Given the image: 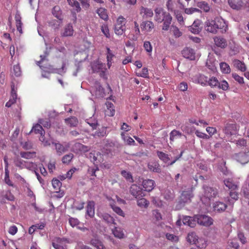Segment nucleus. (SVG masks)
<instances>
[{
	"label": "nucleus",
	"mask_w": 249,
	"mask_h": 249,
	"mask_svg": "<svg viewBox=\"0 0 249 249\" xmlns=\"http://www.w3.org/2000/svg\"><path fill=\"white\" fill-rule=\"evenodd\" d=\"M217 195V191L211 187H206L204 189L203 195V204H205L206 210L210 211L211 209V200Z\"/></svg>",
	"instance_id": "obj_1"
},
{
	"label": "nucleus",
	"mask_w": 249,
	"mask_h": 249,
	"mask_svg": "<svg viewBox=\"0 0 249 249\" xmlns=\"http://www.w3.org/2000/svg\"><path fill=\"white\" fill-rule=\"evenodd\" d=\"M183 224L194 228L196 223L202 225V215H195L193 217L185 216L182 219Z\"/></svg>",
	"instance_id": "obj_2"
},
{
	"label": "nucleus",
	"mask_w": 249,
	"mask_h": 249,
	"mask_svg": "<svg viewBox=\"0 0 249 249\" xmlns=\"http://www.w3.org/2000/svg\"><path fill=\"white\" fill-rule=\"evenodd\" d=\"M183 152L184 151L183 150L181 151L180 154L178 156H176L174 158V160L171 162L170 161L171 160L170 158V155H168V154H166L160 151H157L156 153L158 158L163 162L167 163L168 165H172L176 162L177 160H178L179 158H180L182 157Z\"/></svg>",
	"instance_id": "obj_3"
},
{
	"label": "nucleus",
	"mask_w": 249,
	"mask_h": 249,
	"mask_svg": "<svg viewBox=\"0 0 249 249\" xmlns=\"http://www.w3.org/2000/svg\"><path fill=\"white\" fill-rule=\"evenodd\" d=\"M221 171L224 175L229 176L227 178L224 179L225 185L230 189L235 190L237 188V185L233 183L231 178H230L231 176V174L227 171L226 167L225 166L222 168Z\"/></svg>",
	"instance_id": "obj_4"
},
{
	"label": "nucleus",
	"mask_w": 249,
	"mask_h": 249,
	"mask_svg": "<svg viewBox=\"0 0 249 249\" xmlns=\"http://www.w3.org/2000/svg\"><path fill=\"white\" fill-rule=\"evenodd\" d=\"M129 192L130 193L136 198H140L145 196V194L142 189L140 186L136 184H133L131 186Z\"/></svg>",
	"instance_id": "obj_5"
},
{
	"label": "nucleus",
	"mask_w": 249,
	"mask_h": 249,
	"mask_svg": "<svg viewBox=\"0 0 249 249\" xmlns=\"http://www.w3.org/2000/svg\"><path fill=\"white\" fill-rule=\"evenodd\" d=\"M238 128V127L236 124H228L224 129V133L227 137L236 135Z\"/></svg>",
	"instance_id": "obj_6"
},
{
	"label": "nucleus",
	"mask_w": 249,
	"mask_h": 249,
	"mask_svg": "<svg viewBox=\"0 0 249 249\" xmlns=\"http://www.w3.org/2000/svg\"><path fill=\"white\" fill-rule=\"evenodd\" d=\"M163 26L162 29L164 31H167L169 29L172 20V17L169 13L166 11L163 17Z\"/></svg>",
	"instance_id": "obj_7"
},
{
	"label": "nucleus",
	"mask_w": 249,
	"mask_h": 249,
	"mask_svg": "<svg viewBox=\"0 0 249 249\" xmlns=\"http://www.w3.org/2000/svg\"><path fill=\"white\" fill-rule=\"evenodd\" d=\"M201 21L200 20H195L191 26L188 27L189 31L194 34H199L202 29L201 26Z\"/></svg>",
	"instance_id": "obj_8"
},
{
	"label": "nucleus",
	"mask_w": 249,
	"mask_h": 249,
	"mask_svg": "<svg viewBox=\"0 0 249 249\" xmlns=\"http://www.w3.org/2000/svg\"><path fill=\"white\" fill-rule=\"evenodd\" d=\"M182 56L190 60L195 59V52L194 50L190 48L186 47L181 52Z\"/></svg>",
	"instance_id": "obj_9"
},
{
	"label": "nucleus",
	"mask_w": 249,
	"mask_h": 249,
	"mask_svg": "<svg viewBox=\"0 0 249 249\" xmlns=\"http://www.w3.org/2000/svg\"><path fill=\"white\" fill-rule=\"evenodd\" d=\"M94 88L95 91L94 92L96 98H100L104 97L105 95L104 89L99 82L96 81L95 82Z\"/></svg>",
	"instance_id": "obj_10"
},
{
	"label": "nucleus",
	"mask_w": 249,
	"mask_h": 249,
	"mask_svg": "<svg viewBox=\"0 0 249 249\" xmlns=\"http://www.w3.org/2000/svg\"><path fill=\"white\" fill-rule=\"evenodd\" d=\"M217 30H221L222 33H225L228 30V24L226 21L222 18H217L215 21Z\"/></svg>",
	"instance_id": "obj_11"
},
{
	"label": "nucleus",
	"mask_w": 249,
	"mask_h": 249,
	"mask_svg": "<svg viewBox=\"0 0 249 249\" xmlns=\"http://www.w3.org/2000/svg\"><path fill=\"white\" fill-rule=\"evenodd\" d=\"M154 20L158 23L162 22L163 17L164 16V13H165L166 11L160 7L156 8L154 10Z\"/></svg>",
	"instance_id": "obj_12"
},
{
	"label": "nucleus",
	"mask_w": 249,
	"mask_h": 249,
	"mask_svg": "<svg viewBox=\"0 0 249 249\" xmlns=\"http://www.w3.org/2000/svg\"><path fill=\"white\" fill-rule=\"evenodd\" d=\"M245 0H228V3L233 9L239 10L244 5Z\"/></svg>",
	"instance_id": "obj_13"
},
{
	"label": "nucleus",
	"mask_w": 249,
	"mask_h": 249,
	"mask_svg": "<svg viewBox=\"0 0 249 249\" xmlns=\"http://www.w3.org/2000/svg\"><path fill=\"white\" fill-rule=\"evenodd\" d=\"M214 44L218 47L222 49L226 48L228 46V43L226 39L224 37L218 36L213 38Z\"/></svg>",
	"instance_id": "obj_14"
},
{
	"label": "nucleus",
	"mask_w": 249,
	"mask_h": 249,
	"mask_svg": "<svg viewBox=\"0 0 249 249\" xmlns=\"http://www.w3.org/2000/svg\"><path fill=\"white\" fill-rule=\"evenodd\" d=\"M227 205L224 202L221 201H216L213 205V211L216 213H221L225 211Z\"/></svg>",
	"instance_id": "obj_15"
},
{
	"label": "nucleus",
	"mask_w": 249,
	"mask_h": 249,
	"mask_svg": "<svg viewBox=\"0 0 249 249\" xmlns=\"http://www.w3.org/2000/svg\"><path fill=\"white\" fill-rule=\"evenodd\" d=\"M193 197L192 191L191 190L183 191L180 196V202L181 203H187Z\"/></svg>",
	"instance_id": "obj_16"
},
{
	"label": "nucleus",
	"mask_w": 249,
	"mask_h": 249,
	"mask_svg": "<svg viewBox=\"0 0 249 249\" xmlns=\"http://www.w3.org/2000/svg\"><path fill=\"white\" fill-rule=\"evenodd\" d=\"M142 185L144 189V191L150 192L154 189L155 186V182L152 179H144L142 181Z\"/></svg>",
	"instance_id": "obj_17"
},
{
	"label": "nucleus",
	"mask_w": 249,
	"mask_h": 249,
	"mask_svg": "<svg viewBox=\"0 0 249 249\" xmlns=\"http://www.w3.org/2000/svg\"><path fill=\"white\" fill-rule=\"evenodd\" d=\"M205 30L210 33L215 34L217 33V27L215 21L213 20H208L205 23Z\"/></svg>",
	"instance_id": "obj_18"
},
{
	"label": "nucleus",
	"mask_w": 249,
	"mask_h": 249,
	"mask_svg": "<svg viewBox=\"0 0 249 249\" xmlns=\"http://www.w3.org/2000/svg\"><path fill=\"white\" fill-rule=\"evenodd\" d=\"M86 214L90 218L94 217L95 214V203L93 201L88 202L86 208Z\"/></svg>",
	"instance_id": "obj_19"
},
{
	"label": "nucleus",
	"mask_w": 249,
	"mask_h": 249,
	"mask_svg": "<svg viewBox=\"0 0 249 249\" xmlns=\"http://www.w3.org/2000/svg\"><path fill=\"white\" fill-rule=\"evenodd\" d=\"M15 86H11V98L10 100L6 103L5 106L7 107H10L14 103H15L17 99V94L15 90Z\"/></svg>",
	"instance_id": "obj_20"
},
{
	"label": "nucleus",
	"mask_w": 249,
	"mask_h": 249,
	"mask_svg": "<svg viewBox=\"0 0 249 249\" xmlns=\"http://www.w3.org/2000/svg\"><path fill=\"white\" fill-rule=\"evenodd\" d=\"M140 14L143 18H147L153 17V12L152 9L142 6L140 8Z\"/></svg>",
	"instance_id": "obj_21"
},
{
	"label": "nucleus",
	"mask_w": 249,
	"mask_h": 249,
	"mask_svg": "<svg viewBox=\"0 0 249 249\" xmlns=\"http://www.w3.org/2000/svg\"><path fill=\"white\" fill-rule=\"evenodd\" d=\"M52 13L57 19L63 20L62 11L59 6L56 5L54 6L52 9Z\"/></svg>",
	"instance_id": "obj_22"
},
{
	"label": "nucleus",
	"mask_w": 249,
	"mask_h": 249,
	"mask_svg": "<svg viewBox=\"0 0 249 249\" xmlns=\"http://www.w3.org/2000/svg\"><path fill=\"white\" fill-rule=\"evenodd\" d=\"M235 159L238 162L241 164H245L249 160L248 155L244 153H240L236 154L235 156Z\"/></svg>",
	"instance_id": "obj_23"
},
{
	"label": "nucleus",
	"mask_w": 249,
	"mask_h": 249,
	"mask_svg": "<svg viewBox=\"0 0 249 249\" xmlns=\"http://www.w3.org/2000/svg\"><path fill=\"white\" fill-rule=\"evenodd\" d=\"M96 13L99 17L105 21H107L108 19V16L107 10L104 8L100 7L96 10Z\"/></svg>",
	"instance_id": "obj_24"
},
{
	"label": "nucleus",
	"mask_w": 249,
	"mask_h": 249,
	"mask_svg": "<svg viewBox=\"0 0 249 249\" xmlns=\"http://www.w3.org/2000/svg\"><path fill=\"white\" fill-rule=\"evenodd\" d=\"M148 168L150 171L153 172L159 173L161 171V169L160 168L159 163L156 161L149 162L148 164Z\"/></svg>",
	"instance_id": "obj_25"
},
{
	"label": "nucleus",
	"mask_w": 249,
	"mask_h": 249,
	"mask_svg": "<svg viewBox=\"0 0 249 249\" xmlns=\"http://www.w3.org/2000/svg\"><path fill=\"white\" fill-rule=\"evenodd\" d=\"M63 20L62 19L56 20L53 19L49 21L48 23L50 27L56 30L59 28L61 24L63 23Z\"/></svg>",
	"instance_id": "obj_26"
},
{
	"label": "nucleus",
	"mask_w": 249,
	"mask_h": 249,
	"mask_svg": "<svg viewBox=\"0 0 249 249\" xmlns=\"http://www.w3.org/2000/svg\"><path fill=\"white\" fill-rule=\"evenodd\" d=\"M73 34V29L72 25L71 23H69L67 24L65 28H64V31L62 33L61 35L63 36H72Z\"/></svg>",
	"instance_id": "obj_27"
},
{
	"label": "nucleus",
	"mask_w": 249,
	"mask_h": 249,
	"mask_svg": "<svg viewBox=\"0 0 249 249\" xmlns=\"http://www.w3.org/2000/svg\"><path fill=\"white\" fill-rule=\"evenodd\" d=\"M141 26L142 30H145L148 32H151L154 28V23L151 21H145L142 22Z\"/></svg>",
	"instance_id": "obj_28"
},
{
	"label": "nucleus",
	"mask_w": 249,
	"mask_h": 249,
	"mask_svg": "<svg viewBox=\"0 0 249 249\" xmlns=\"http://www.w3.org/2000/svg\"><path fill=\"white\" fill-rule=\"evenodd\" d=\"M65 122L70 127H76L78 124V120L75 117H71L70 118H66L65 119Z\"/></svg>",
	"instance_id": "obj_29"
},
{
	"label": "nucleus",
	"mask_w": 249,
	"mask_h": 249,
	"mask_svg": "<svg viewBox=\"0 0 249 249\" xmlns=\"http://www.w3.org/2000/svg\"><path fill=\"white\" fill-rule=\"evenodd\" d=\"M15 18L16 23L17 29L18 31H19V32L20 34H22V23L21 20V17L20 14L18 13H17L15 15Z\"/></svg>",
	"instance_id": "obj_30"
},
{
	"label": "nucleus",
	"mask_w": 249,
	"mask_h": 249,
	"mask_svg": "<svg viewBox=\"0 0 249 249\" xmlns=\"http://www.w3.org/2000/svg\"><path fill=\"white\" fill-rule=\"evenodd\" d=\"M32 132H34L35 134H39L40 135L45 133L42 126L40 124H36L34 125L30 132L29 133V134H31Z\"/></svg>",
	"instance_id": "obj_31"
},
{
	"label": "nucleus",
	"mask_w": 249,
	"mask_h": 249,
	"mask_svg": "<svg viewBox=\"0 0 249 249\" xmlns=\"http://www.w3.org/2000/svg\"><path fill=\"white\" fill-rule=\"evenodd\" d=\"M69 243V239L65 237H55L52 242V243H56L60 246H67L66 244Z\"/></svg>",
	"instance_id": "obj_32"
},
{
	"label": "nucleus",
	"mask_w": 249,
	"mask_h": 249,
	"mask_svg": "<svg viewBox=\"0 0 249 249\" xmlns=\"http://www.w3.org/2000/svg\"><path fill=\"white\" fill-rule=\"evenodd\" d=\"M233 66L241 71H245L246 70L245 64L241 61L235 59L233 61Z\"/></svg>",
	"instance_id": "obj_33"
},
{
	"label": "nucleus",
	"mask_w": 249,
	"mask_h": 249,
	"mask_svg": "<svg viewBox=\"0 0 249 249\" xmlns=\"http://www.w3.org/2000/svg\"><path fill=\"white\" fill-rule=\"evenodd\" d=\"M85 121L92 127V129H96L98 125L97 120L94 116L87 119Z\"/></svg>",
	"instance_id": "obj_34"
},
{
	"label": "nucleus",
	"mask_w": 249,
	"mask_h": 249,
	"mask_svg": "<svg viewBox=\"0 0 249 249\" xmlns=\"http://www.w3.org/2000/svg\"><path fill=\"white\" fill-rule=\"evenodd\" d=\"M220 69L222 73L228 74L231 72L230 66L226 62H221L219 64Z\"/></svg>",
	"instance_id": "obj_35"
},
{
	"label": "nucleus",
	"mask_w": 249,
	"mask_h": 249,
	"mask_svg": "<svg viewBox=\"0 0 249 249\" xmlns=\"http://www.w3.org/2000/svg\"><path fill=\"white\" fill-rule=\"evenodd\" d=\"M187 241L192 244H196L198 242V238L195 232H190L188 234Z\"/></svg>",
	"instance_id": "obj_36"
},
{
	"label": "nucleus",
	"mask_w": 249,
	"mask_h": 249,
	"mask_svg": "<svg viewBox=\"0 0 249 249\" xmlns=\"http://www.w3.org/2000/svg\"><path fill=\"white\" fill-rule=\"evenodd\" d=\"M52 144L55 145V149L59 155H61L63 153L65 152L67 150V149L60 143L52 142Z\"/></svg>",
	"instance_id": "obj_37"
},
{
	"label": "nucleus",
	"mask_w": 249,
	"mask_h": 249,
	"mask_svg": "<svg viewBox=\"0 0 249 249\" xmlns=\"http://www.w3.org/2000/svg\"><path fill=\"white\" fill-rule=\"evenodd\" d=\"M191 78L193 82L202 85V78L200 73L192 74Z\"/></svg>",
	"instance_id": "obj_38"
},
{
	"label": "nucleus",
	"mask_w": 249,
	"mask_h": 249,
	"mask_svg": "<svg viewBox=\"0 0 249 249\" xmlns=\"http://www.w3.org/2000/svg\"><path fill=\"white\" fill-rule=\"evenodd\" d=\"M163 196L166 200H171L174 198L173 191L170 189H166L163 192Z\"/></svg>",
	"instance_id": "obj_39"
},
{
	"label": "nucleus",
	"mask_w": 249,
	"mask_h": 249,
	"mask_svg": "<svg viewBox=\"0 0 249 249\" xmlns=\"http://www.w3.org/2000/svg\"><path fill=\"white\" fill-rule=\"evenodd\" d=\"M112 232L116 237L120 239L123 238L124 237V232L121 228L115 227L112 230Z\"/></svg>",
	"instance_id": "obj_40"
},
{
	"label": "nucleus",
	"mask_w": 249,
	"mask_h": 249,
	"mask_svg": "<svg viewBox=\"0 0 249 249\" xmlns=\"http://www.w3.org/2000/svg\"><path fill=\"white\" fill-rule=\"evenodd\" d=\"M35 152H21L20 155L22 158L26 159H31L36 156Z\"/></svg>",
	"instance_id": "obj_41"
},
{
	"label": "nucleus",
	"mask_w": 249,
	"mask_h": 249,
	"mask_svg": "<svg viewBox=\"0 0 249 249\" xmlns=\"http://www.w3.org/2000/svg\"><path fill=\"white\" fill-rule=\"evenodd\" d=\"M182 136V134L179 131L175 129L172 130L170 133V142H173L175 139L178 137H180Z\"/></svg>",
	"instance_id": "obj_42"
},
{
	"label": "nucleus",
	"mask_w": 249,
	"mask_h": 249,
	"mask_svg": "<svg viewBox=\"0 0 249 249\" xmlns=\"http://www.w3.org/2000/svg\"><path fill=\"white\" fill-rule=\"evenodd\" d=\"M103 219L108 224H115L113 217L108 213H103L102 214Z\"/></svg>",
	"instance_id": "obj_43"
},
{
	"label": "nucleus",
	"mask_w": 249,
	"mask_h": 249,
	"mask_svg": "<svg viewBox=\"0 0 249 249\" xmlns=\"http://www.w3.org/2000/svg\"><path fill=\"white\" fill-rule=\"evenodd\" d=\"M25 161L19 158H16L14 159L15 165L21 169L24 168L25 166Z\"/></svg>",
	"instance_id": "obj_44"
},
{
	"label": "nucleus",
	"mask_w": 249,
	"mask_h": 249,
	"mask_svg": "<svg viewBox=\"0 0 249 249\" xmlns=\"http://www.w3.org/2000/svg\"><path fill=\"white\" fill-rule=\"evenodd\" d=\"M213 219L208 215H203V226L208 227L213 224Z\"/></svg>",
	"instance_id": "obj_45"
},
{
	"label": "nucleus",
	"mask_w": 249,
	"mask_h": 249,
	"mask_svg": "<svg viewBox=\"0 0 249 249\" xmlns=\"http://www.w3.org/2000/svg\"><path fill=\"white\" fill-rule=\"evenodd\" d=\"M137 204L141 207L147 208L149 204V201L143 198H138Z\"/></svg>",
	"instance_id": "obj_46"
},
{
	"label": "nucleus",
	"mask_w": 249,
	"mask_h": 249,
	"mask_svg": "<svg viewBox=\"0 0 249 249\" xmlns=\"http://www.w3.org/2000/svg\"><path fill=\"white\" fill-rule=\"evenodd\" d=\"M125 31V26L115 25L114 32L116 35H122Z\"/></svg>",
	"instance_id": "obj_47"
},
{
	"label": "nucleus",
	"mask_w": 249,
	"mask_h": 249,
	"mask_svg": "<svg viewBox=\"0 0 249 249\" xmlns=\"http://www.w3.org/2000/svg\"><path fill=\"white\" fill-rule=\"evenodd\" d=\"M122 175L129 182H133V178L132 175L129 172L123 170L121 172Z\"/></svg>",
	"instance_id": "obj_48"
},
{
	"label": "nucleus",
	"mask_w": 249,
	"mask_h": 249,
	"mask_svg": "<svg viewBox=\"0 0 249 249\" xmlns=\"http://www.w3.org/2000/svg\"><path fill=\"white\" fill-rule=\"evenodd\" d=\"M110 206L113 211L118 215L122 216H124V213L120 207L115 205L114 204H110Z\"/></svg>",
	"instance_id": "obj_49"
},
{
	"label": "nucleus",
	"mask_w": 249,
	"mask_h": 249,
	"mask_svg": "<svg viewBox=\"0 0 249 249\" xmlns=\"http://www.w3.org/2000/svg\"><path fill=\"white\" fill-rule=\"evenodd\" d=\"M102 32L107 37L109 38L110 36L108 26L107 24H103L101 27Z\"/></svg>",
	"instance_id": "obj_50"
},
{
	"label": "nucleus",
	"mask_w": 249,
	"mask_h": 249,
	"mask_svg": "<svg viewBox=\"0 0 249 249\" xmlns=\"http://www.w3.org/2000/svg\"><path fill=\"white\" fill-rule=\"evenodd\" d=\"M114 56V54L112 53L111 51L110 50L109 48H107V66L109 68H110L111 65V61L113 57Z\"/></svg>",
	"instance_id": "obj_51"
},
{
	"label": "nucleus",
	"mask_w": 249,
	"mask_h": 249,
	"mask_svg": "<svg viewBox=\"0 0 249 249\" xmlns=\"http://www.w3.org/2000/svg\"><path fill=\"white\" fill-rule=\"evenodd\" d=\"M229 246L234 249H238L239 247V244L237 242V239L236 238L231 239L229 240Z\"/></svg>",
	"instance_id": "obj_52"
},
{
	"label": "nucleus",
	"mask_w": 249,
	"mask_h": 249,
	"mask_svg": "<svg viewBox=\"0 0 249 249\" xmlns=\"http://www.w3.org/2000/svg\"><path fill=\"white\" fill-rule=\"evenodd\" d=\"M171 30L173 32L174 36L175 37H179L182 35V33L179 31V29L174 26V25H172L171 27Z\"/></svg>",
	"instance_id": "obj_53"
},
{
	"label": "nucleus",
	"mask_w": 249,
	"mask_h": 249,
	"mask_svg": "<svg viewBox=\"0 0 249 249\" xmlns=\"http://www.w3.org/2000/svg\"><path fill=\"white\" fill-rule=\"evenodd\" d=\"M85 203L84 202H79L78 201H75L73 202L72 207L73 208L77 210H81L84 208Z\"/></svg>",
	"instance_id": "obj_54"
},
{
	"label": "nucleus",
	"mask_w": 249,
	"mask_h": 249,
	"mask_svg": "<svg viewBox=\"0 0 249 249\" xmlns=\"http://www.w3.org/2000/svg\"><path fill=\"white\" fill-rule=\"evenodd\" d=\"M73 157L72 153H69L63 157L62 161L63 163H69Z\"/></svg>",
	"instance_id": "obj_55"
},
{
	"label": "nucleus",
	"mask_w": 249,
	"mask_h": 249,
	"mask_svg": "<svg viewBox=\"0 0 249 249\" xmlns=\"http://www.w3.org/2000/svg\"><path fill=\"white\" fill-rule=\"evenodd\" d=\"M52 185L55 190H59L62 185V183L58 179L53 178L52 180Z\"/></svg>",
	"instance_id": "obj_56"
},
{
	"label": "nucleus",
	"mask_w": 249,
	"mask_h": 249,
	"mask_svg": "<svg viewBox=\"0 0 249 249\" xmlns=\"http://www.w3.org/2000/svg\"><path fill=\"white\" fill-rule=\"evenodd\" d=\"M208 82V85L212 87H218L219 84V81L217 78L214 77H212V78H210Z\"/></svg>",
	"instance_id": "obj_57"
},
{
	"label": "nucleus",
	"mask_w": 249,
	"mask_h": 249,
	"mask_svg": "<svg viewBox=\"0 0 249 249\" xmlns=\"http://www.w3.org/2000/svg\"><path fill=\"white\" fill-rule=\"evenodd\" d=\"M106 106L107 108L110 110V114H109V115L110 116H113L115 112V110L114 109L113 104L111 102H107L106 103Z\"/></svg>",
	"instance_id": "obj_58"
},
{
	"label": "nucleus",
	"mask_w": 249,
	"mask_h": 249,
	"mask_svg": "<svg viewBox=\"0 0 249 249\" xmlns=\"http://www.w3.org/2000/svg\"><path fill=\"white\" fill-rule=\"evenodd\" d=\"M121 136L124 140L125 141L128 145H133L135 143V142L132 138L130 137H125L124 133V132L121 133Z\"/></svg>",
	"instance_id": "obj_59"
},
{
	"label": "nucleus",
	"mask_w": 249,
	"mask_h": 249,
	"mask_svg": "<svg viewBox=\"0 0 249 249\" xmlns=\"http://www.w3.org/2000/svg\"><path fill=\"white\" fill-rule=\"evenodd\" d=\"M175 16L178 22L182 24L184 22L182 14L178 11H174Z\"/></svg>",
	"instance_id": "obj_60"
},
{
	"label": "nucleus",
	"mask_w": 249,
	"mask_h": 249,
	"mask_svg": "<svg viewBox=\"0 0 249 249\" xmlns=\"http://www.w3.org/2000/svg\"><path fill=\"white\" fill-rule=\"evenodd\" d=\"M218 88L223 90H226L229 88V84L226 80H222L221 82H219Z\"/></svg>",
	"instance_id": "obj_61"
},
{
	"label": "nucleus",
	"mask_w": 249,
	"mask_h": 249,
	"mask_svg": "<svg viewBox=\"0 0 249 249\" xmlns=\"http://www.w3.org/2000/svg\"><path fill=\"white\" fill-rule=\"evenodd\" d=\"M39 124L44 127L49 128L51 126L50 121L48 119H40L39 120Z\"/></svg>",
	"instance_id": "obj_62"
},
{
	"label": "nucleus",
	"mask_w": 249,
	"mask_h": 249,
	"mask_svg": "<svg viewBox=\"0 0 249 249\" xmlns=\"http://www.w3.org/2000/svg\"><path fill=\"white\" fill-rule=\"evenodd\" d=\"M69 222L70 225L72 227H74L76 226H78L80 223V221L77 218L71 217L69 218Z\"/></svg>",
	"instance_id": "obj_63"
},
{
	"label": "nucleus",
	"mask_w": 249,
	"mask_h": 249,
	"mask_svg": "<svg viewBox=\"0 0 249 249\" xmlns=\"http://www.w3.org/2000/svg\"><path fill=\"white\" fill-rule=\"evenodd\" d=\"M39 140L42 142L44 146H45L50 145L52 143V142H53L50 140H46L44 134H43L42 135H41V137H40Z\"/></svg>",
	"instance_id": "obj_64"
}]
</instances>
